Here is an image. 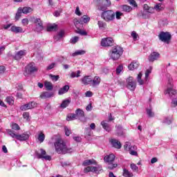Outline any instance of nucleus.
I'll use <instances>...</instances> for the list:
<instances>
[{
    "label": "nucleus",
    "instance_id": "9b49d317",
    "mask_svg": "<svg viewBox=\"0 0 177 177\" xmlns=\"http://www.w3.org/2000/svg\"><path fill=\"white\" fill-rule=\"evenodd\" d=\"M113 38L111 37L104 38L101 41V46H104V47L113 46Z\"/></svg>",
    "mask_w": 177,
    "mask_h": 177
},
{
    "label": "nucleus",
    "instance_id": "4be33fe9",
    "mask_svg": "<svg viewBox=\"0 0 177 177\" xmlns=\"http://www.w3.org/2000/svg\"><path fill=\"white\" fill-rule=\"evenodd\" d=\"M70 89L69 85H65L62 88L59 89L58 95H64V93H67L68 90Z\"/></svg>",
    "mask_w": 177,
    "mask_h": 177
},
{
    "label": "nucleus",
    "instance_id": "864d4df0",
    "mask_svg": "<svg viewBox=\"0 0 177 177\" xmlns=\"http://www.w3.org/2000/svg\"><path fill=\"white\" fill-rule=\"evenodd\" d=\"M20 110H21L22 111H26V110H30V109L28 108V104H26L21 106Z\"/></svg>",
    "mask_w": 177,
    "mask_h": 177
},
{
    "label": "nucleus",
    "instance_id": "603ef678",
    "mask_svg": "<svg viewBox=\"0 0 177 177\" xmlns=\"http://www.w3.org/2000/svg\"><path fill=\"white\" fill-rule=\"evenodd\" d=\"M12 129H14L15 131H20V126L17 123H14L12 124Z\"/></svg>",
    "mask_w": 177,
    "mask_h": 177
},
{
    "label": "nucleus",
    "instance_id": "2eb2a0df",
    "mask_svg": "<svg viewBox=\"0 0 177 177\" xmlns=\"http://www.w3.org/2000/svg\"><path fill=\"white\" fill-rule=\"evenodd\" d=\"M82 84L84 85H89V84H92V76H84L81 79Z\"/></svg>",
    "mask_w": 177,
    "mask_h": 177
},
{
    "label": "nucleus",
    "instance_id": "dca6fc26",
    "mask_svg": "<svg viewBox=\"0 0 177 177\" xmlns=\"http://www.w3.org/2000/svg\"><path fill=\"white\" fill-rule=\"evenodd\" d=\"M160 57V53L157 52H153L150 54V55L148 57V60L149 62H154V60H158Z\"/></svg>",
    "mask_w": 177,
    "mask_h": 177
},
{
    "label": "nucleus",
    "instance_id": "0eeeda50",
    "mask_svg": "<svg viewBox=\"0 0 177 177\" xmlns=\"http://www.w3.org/2000/svg\"><path fill=\"white\" fill-rule=\"evenodd\" d=\"M124 149L127 151H129V154H131V156H138V152L135 151L137 149L136 146H132L129 142H126L124 145Z\"/></svg>",
    "mask_w": 177,
    "mask_h": 177
},
{
    "label": "nucleus",
    "instance_id": "f3484780",
    "mask_svg": "<svg viewBox=\"0 0 177 177\" xmlns=\"http://www.w3.org/2000/svg\"><path fill=\"white\" fill-rule=\"evenodd\" d=\"M84 171L86 174L88 172H95V174H97L99 171V167L88 166L86 167Z\"/></svg>",
    "mask_w": 177,
    "mask_h": 177
},
{
    "label": "nucleus",
    "instance_id": "13d9d810",
    "mask_svg": "<svg viewBox=\"0 0 177 177\" xmlns=\"http://www.w3.org/2000/svg\"><path fill=\"white\" fill-rule=\"evenodd\" d=\"M62 12H63V10L59 9V10H56L55 12H54L53 15L55 17H59V16H60V13H62Z\"/></svg>",
    "mask_w": 177,
    "mask_h": 177
},
{
    "label": "nucleus",
    "instance_id": "a18cd8bd",
    "mask_svg": "<svg viewBox=\"0 0 177 177\" xmlns=\"http://www.w3.org/2000/svg\"><path fill=\"white\" fill-rule=\"evenodd\" d=\"M80 74H81V71H77V73L72 72L71 73V78H75V77H77V78H78V77H80Z\"/></svg>",
    "mask_w": 177,
    "mask_h": 177
},
{
    "label": "nucleus",
    "instance_id": "c03bdc74",
    "mask_svg": "<svg viewBox=\"0 0 177 177\" xmlns=\"http://www.w3.org/2000/svg\"><path fill=\"white\" fill-rule=\"evenodd\" d=\"M28 107L29 110H31L32 109H35V107H37V104L35 102H30L28 103Z\"/></svg>",
    "mask_w": 177,
    "mask_h": 177
},
{
    "label": "nucleus",
    "instance_id": "79ce46f5",
    "mask_svg": "<svg viewBox=\"0 0 177 177\" xmlns=\"http://www.w3.org/2000/svg\"><path fill=\"white\" fill-rule=\"evenodd\" d=\"M115 128L117 129L118 136H121V135H122V127L121 125H118Z\"/></svg>",
    "mask_w": 177,
    "mask_h": 177
},
{
    "label": "nucleus",
    "instance_id": "c9c22d12",
    "mask_svg": "<svg viewBox=\"0 0 177 177\" xmlns=\"http://www.w3.org/2000/svg\"><path fill=\"white\" fill-rule=\"evenodd\" d=\"M44 86L47 91H52V89H53V85H52L50 82H46L44 83Z\"/></svg>",
    "mask_w": 177,
    "mask_h": 177
},
{
    "label": "nucleus",
    "instance_id": "6ab92c4d",
    "mask_svg": "<svg viewBox=\"0 0 177 177\" xmlns=\"http://www.w3.org/2000/svg\"><path fill=\"white\" fill-rule=\"evenodd\" d=\"M53 96V93L49 91L42 92L40 95L41 99H48Z\"/></svg>",
    "mask_w": 177,
    "mask_h": 177
},
{
    "label": "nucleus",
    "instance_id": "e433bc0d",
    "mask_svg": "<svg viewBox=\"0 0 177 177\" xmlns=\"http://www.w3.org/2000/svg\"><path fill=\"white\" fill-rule=\"evenodd\" d=\"M70 104V100H65L62 101V104H60L61 109H66Z\"/></svg>",
    "mask_w": 177,
    "mask_h": 177
},
{
    "label": "nucleus",
    "instance_id": "6e6552de",
    "mask_svg": "<svg viewBox=\"0 0 177 177\" xmlns=\"http://www.w3.org/2000/svg\"><path fill=\"white\" fill-rule=\"evenodd\" d=\"M159 39L162 42H167L168 44L171 41V34L168 32H161L159 35Z\"/></svg>",
    "mask_w": 177,
    "mask_h": 177
},
{
    "label": "nucleus",
    "instance_id": "338daca9",
    "mask_svg": "<svg viewBox=\"0 0 177 177\" xmlns=\"http://www.w3.org/2000/svg\"><path fill=\"white\" fill-rule=\"evenodd\" d=\"M93 95V94L92 93V92L91 91H86L85 93L86 97H92Z\"/></svg>",
    "mask_w": 177,
    "mask_h": 177
},
{
    "label": "nucleus",
    "instance_id": "473e14b6",
    "mask_svg": "<svg viewBox=\"0 0 177 177\" xmlns=\"http://www.w3.org/2000/svg\"><path fill=\"white\" fill-rule=\"evenodd\" d=\"M123 176L125 177H133V174L131 171H129L127 169H123Z\"/></svg>",
    "mask_w": 177,
    "mask_h": 177
},
{
    "label": "nucleus",
    "instance_id": "774afa93",
    "mask_svg": "<svg viewBox=\"0 0 177 177\" xmlns=\"http://www.w3.org/2000/svg\"><path fill=\"white\" fill-rule=\"evenodd\" d=\"M55 66H56L55 63L50 64L48 66H47V70H52V68H55Z\"/></svg>",
    "mask_w": 177,
    "mask_h": 177
},
{
    "label": "nucleus",
    "instance_id": "1a4fd4ad",
    "mask_svg": "<svg viewBox=\"0 0 177 177\" xmlns=\"http://www.w3.org/2000/svg\"><path fill=\"white\" fill-rule=\"evenodd\" d=\"M33 23L36 24L35 27L37 32H39L40 31H42V30H44V24L42 23L41 19L33 17Z\"/></svg>",
    "mask_w": 177,
    "mask_h": 177
},
{
    "label": "nucleus",
    "instance_id": "4d7b16f0",
    "mask_svg": "<svg viewBox=\"0 0 177 177\" xmlns=\"http://www.w3.org/2000/svg\"><path fill=\"white\" fill-rule=\"evenodd\" d=\"M115 18L118 19V20H120V19H121V16H122V12H120V11H116L115 13Z\"/></svg>",
    "mask_w": 177,
    "mask_h": 177
},
{
    "label": "nucleus",
    "instance_id": "052dcab7",
    "mask_svg": "<svg viewBox=\"0 0 177 177\" xmlns=\"http://www.w3.org/2000/svg\"><path fill=\"white\" fill-rule=\"evenodd\" d=\"M130 167L132 171H138V169H139V167H138V166L133 163L131 164Z\"/></svg>",
    "mask_w": 177,
    "mask_h": 177
},
{
    "label": "nucleus",
    "instance_id": "8fccbe9b",
    "mask_svg": "<svg viewBox=\"0 0 177 177\" xmlns=\"http://www.w3.org/2000/svg\"><path fill=\"white\" fill-rule=\"evenodd\" d=\"M117 164H113V162L108 163V169H114V168H117Z\"/></svg>",
    "mask_w": 177,
    "mask_h": 177
},
{
    "label": "nucleus",
    "instance_id": "4c0bfd02",
    "mask_svg": "<svg viewBox=\"0 0 177 177\" xmlns=\"http://www.w3.org/2000/svg\"><path fill=\"white\" fill-rule=\"evenodd\" d=\"M153 9H155L156 12H161V10H164V7H162V4L158 3L153 7Z\"/></svg>",
    "mask_w": 177,
    "mask_h": 177
},
{
    "label": "nucleus",
    "instance_id": "9d476101",
    "mask_svg": "<svg viewBox=\"0 0 177 177\" xmlns=\"http://www.w3.org/2000/svg\"><path fill=\"white\" fill-rule=\"evenodd\" d=\"M127 82L128 89H130V91H135L136 88V82L133 81V77H129L127 78Z\"/></svg>",
    "mask_w": 177,
    "mask_h": 177
},
{
    "label": "nucleus",
    "instance_id": "5fc2aeb1",
    "mask_svg": "<svg viewBox=\"0 0 177 177\" xmlns=\"http://www.w3.org/2000/svg\"><path fill=\"white\" fill-rule=\"evenodd\" d=\"M20 110H21L22 111H26V110H30V109L28 108V104H26L21 106Z\"/></svg>",
    "mask_w": 177,
    "mask_h": 177
},
{
    "label": "nucleus",
    "instance_id": "39448f33",
    "mask_svg": "<svg viewBox=\"0 0 177 177\" xmlns=\"http://www.w3.org/2000/svg\"><path fill=\"white\" fill-rule=\"evenodd\" d=\"M37 71H38V68L35 66V63L31 62L26 66L24 75L25 77H28L30 74L37 73Z\"/></svg>",
    "mask_w": 177,
    "mask_h": 177
},
{
    "label": "nucleus",
    "instance_id": "69168bd1",
    "mask_svg": "<svg viewBox=\"0 0 177 177\" xmlns=\"http://www.w3.org/2000/svg\"><path fill=\"white\" fill-rule=\"evenodd\" d=\"M151 73V71H150V70H147V71L145 72V81H147V80H149V75H150Z\"/></svg>",
    "mask_w": 177,
    "mask_h": 177
},
{
    "label": "nucleus",
    "instance_id": "20e7f679",
    "mask_svg": "<svg viewBox=\"0 0 177 177\" xmlns=\"http://www.w3.org/2000/svg\"><path fill=\"white\" fill-rule=\"evenodd\" d=\"M102 19L105 21H113L115 19V12L111 10L104 11L101 15Z\"/></svg>",
    "mask_w": 177,
    "mask_h": 177
},
{
    "label": "nucleus",
    "instance_id": "a19ab883",
    "mask_svg": "<svg viewBox=\"0 0 177 177\" xmlns=\"http://www.w3.org/2000/svg\"><path fill=\"white\" fill-rule=\"evenodd\" d=\"M80 55H85V50H77L72 54V56L75 57V56H78Z\"/></svg>",
    "mask_w": 177,
    "mask_h": 177
},
{
    "label": "nucleus",
    "instance_id": "ea45409f",
    "mask_svg": "<svg viewBox=\"0 0 177 177\" xmlns=\"http://www.w3.org/2000/svg\"><path fill=\"white\" fill-rule=\"evenodd\" d=\"M97 25L99 28H100V30H104V28H106V23L102 21H98Z\"/></svg>",
    "mask_w": 177,
    "mask_h": 177
},
{
    "label": "nucleus",
    "instance_id": "7c9ffc66",
    "mask_svg": "<svg viewBox=\"0 0 177 177\" xmlns=\"http://www.w3.org/2000/svg\"><path fill=\"white\" fill-rule=\"evenodd\" d=\"M32 8L30 7H24L21 8V12L24 15H28V13H31L32 12Z\"/></svg>",
    "mask_w": 177,
    "mask_h": 177
},
{
    "label": "nucleus",
    "instance_id": "412c9836",
    "mask_svg": "<svg viewBox=\"0 0 177 177\" xmlns=\"http://www.w3.org/2000/svg\"><path fill=\"white\" fill-rule=\"evenodd\" d=\"M102 81V79H100V77L95 76L94 78H92L91 85L92 86H97L100 84V82Z\"/></svg>",
    "mask_w": 177,
    "mask_h": 177
},
{
    "label": "nucleus",
    "instance_id": "cd10ccee",
    "mask_svg": "<svg viewBox=\"0 0 177 177\" xmlns=\"http://www.w3.org/2000/svg\"><path fill=\"white\" fill-rule=\"evenodd\" d=\"M120 8L123 12H126L127 13H129L130 12H132V7L128 5H122L120 6Z\"/></svg>",
    "mask_w": 177,
    "mask_h": 177
},
{
    "label": "nucleus",
    "instance_id": "0e129e2a",
    "mask_svg": "<svg viewBox=\"0 0 177 177\" xmlns=\"http://www.w3.org/2000/svg\"><path fill=\"white\" fill-rule=\"evenodd\" d=\"M21 23H22L23 26H28V23H29L28 19L25 18V19H22Z\"/></svg>",
    "mask_w": 177,
    "mask_h": 177
},
{
    "label": "nucleus",
    "instance_id": "58836bf2",
    "mask_svg": "<svg viewBox=\"0 0 177 177\" xmlns=\"http://www.w3.org/2000/svg\"><path fill=\"white\" fill-rule=\"evenodd\" d=\"M23 13V12L21 11V7H19L17 10V12L16 13L15 15V19L16 20H19V19H20L21 17V14Z\"/></svg>",
    "mask_w": 177,
    "mask_h": 177
},
{
    "label": "nucleus",
    "instance_id": "49530a36",
    "mask_svg": "<svg viewBox=\"0 0 177 177\" xmlns=\"http://www.w3.org/2000/svg\"><path fill=\"white\" fill-rule=\"evenodd\" d=\"M49 77L50 80H52V81H53L54 82H56V81H57L59 78H60L59 75H55L52 74L49 75Z\"/></svg>",
    "mask_w": 177,
    "mask_h": 177
},
{
    "label": "nucleus",
    "instance_id": "b1692460",
    "mask_svg": "<svg viewBox=\"0 0 177 177\" xmlns=\"http://www.w3.org/2000/svg\"><path fill=\"white\" fill-rule=\"evenodd\" d=\"M138 67H139V62H136V61H133L129 66H128V68L129 70H136V68H138Z\"/></svg>",
    "mask_w": 177,
    "mask_h": 177
},
{
    "label": "nucleus",
    "instance_id": "37998d69",
    "mask_svg": "<svg viewBox=\"0 0 177 177\" xmlns=\"http://www.w3.org/2000/svg\"><path fill=\"white\" fill-rule=\"evenodd\" d=\"M81 21L84 23H89V21H91V18L88 15H84L82 17Z\"/></svg>",
    "mask_w": 177,
    "mask_h": 177
},
{
    "label": "nucleus",
    "instance_id": "7ed1b4c3",
    "mask_svg": "<svg viewBox=\"0 0 177 177\" xmlns=\"http://www.w3.org/2000/svg\"><path fill=\"white\" fill-rule=\"evenodd\" d=\"M6 132L9 136H11V138H14L17 139V140H20V142H23L24 140H27L28 138H30V136L28 134L23 133V134H17L15 132V131L12 129H6Z\"/></svg>",
    "mask_w": 177,
    "mask_h": 177
},
{
    "label": "nucleus",
    "instance_id": "72a5a7b5",
    "mask_svg": "<svg viewBox=\"0 0 177 177\" xmlns=\"http://www.w3.org/2000/svg\"><path fill=\"white\" fill-rule=\"evenodd\" d=\"M143 75V73L142 72H140L137 77V81L139 84V85H143L145 84V82L143 80H142V76Z\"/></svg>",
    "mask_w": 177,
    "mask_h": 177
},
{
    "label": "nucleus",
    "instance_id": "2f4dec72",
    "mask_svg": "<svg viewBox=\"0 0 177 177\" xmlns=\"http://www.w3.org/2000/svg\"><path fill=\"white\" fill-rule=\"evenodd\" d=\"M37 139L40 143L44 142V140H45V134L42 131L39 132V135L37 137Z\"/></svg>",
    "mask_w": 177,
    "mask_h": 177
},
{
    "label": "nucleus",
    "instance_id": "f8f14e48",
    "mask_svg": "<svg viewBox=\"0 0 177 177\" xmlns=\"http://www.w3.org/2000/svg\"><path fill=\"white\" fill-rule=\"evenodd\" d=\"M165 93L168 94L169 96H170L171 97L176 95V90L174 88V86L171 82H169L167 86V90L166 91Z\"/></svg>",
    "mask_w": 177,
    "mask_h": 177
},
{
    "label": "nucleus",
    "instance_id": "3c124183",
    "mask_svg": "<svg viewBox=\"0 0 177 177\" xmlns=\"http://www.w3.org/2000/svg\"><path fill=\"white\" fill-rule=\"evenodd\" d=\"M79 39H80V37L75 36L71 39L70 42H71V44H77V42H78Z\"/></svg>",
    "mask_w": 177,
    "mask_h": 177
},
{
    "label": "nucleus",
    "instance_id": "ddd939ff",
    "mask_svg": "<svg viewBox=\"0 0 177 177\" xmlns=\"http://www.w3.org/2000/svg\"><path fill=\"white\" fill-rule=\"evenodd\" d=\"M38 158H44L46 161H50L52 160V157L50 156L46 155V151L43 149H40V153H37Z\"/></svg>",
    "mask_w": 177,
    "mask_h": 177
},
{
    "label": "nucleus",
    "instance_id": "f03ea898",
    "mask_svg": "<svg viewBox=\"0 0 177 177\" xmlns=\"http://www.w3.org/2000/svg\"><path fill=\"white\" fill-rule=\"evenodd\" d=\"M124 50L122 47L116 46L112 48L111 50L109 52V56L112 60H118V59L122 56Z\"/></svg>",
    "mask_w": 177,
    "mask_h": 177
},
{
    "label": "nucleus",
    "instance_id": "c85d7f7f",
    "mask_svg": "<svg viewBox=\"0 0 177 177\" xmlns=\"http://www.w3.org/2000/svg\"><path fill=\"white\" fill-rule=\"evenodd\" d=\"M63 37H64V30H60L57 35L54 36V39L59 41V39H62Z\"/></svg>",
    "mask_w": 177,
    "mask_h": 177
},
{
    "label": "nucleus",
    "instance_id": "bb28decb",
    "mask_svg": "<svg viewBox=\"0 0 177 177\" xmlns=\"http://www.w3.org/2000/svg\"><path fill=\"white\" fill-rule=\"evenodd\" d=\"M96 164V160H86L83 162L82 165L84 167H88V165H95Z\"/></svg>",
    "mask_w": 177,
    "mask_h": 177
},
{
    "label": "nucleus",
    "instance_id": "c756f323",
    "mask_svg": "<svg viewBox=\"0 0 177 177\" xmlns=\"http://www.w3.org/2000/svg\"><path fill=\"white\" fill-rule=\"evenodd\" d=\"M77 120V115L75 113H69L66 116V121H74Z\"/></svg>",
    "mask_w": 177,
    "mask_h": 177
},
{
    "label": "nucleus",
    "instance_id": "393cba45",
    "mask_svg": "<svg viewBox=\"0 0 177 177\" xmlns=\"http://www.w3.org/2000/svg\"><path fill=\"white\" fill-rule=\"evenodd\" d=\"M101 125L106 132H111V127H110V124H109V123L106 122V121H102Z\"/></svg>",
    "mask_w": 177,
    "mask_h": 177
},
{
    "label": "nucleus",
    "instance_id": "e2e57ef3",
    "mask_svg": "<svg viewBox=\"0 0 177 177\" xmlns=\"http://www.w3.org/2000/svg\"><path fill=\"white\" fill-rule=\"evenodd\" d=\"M164 124H167V125H169L172 123V120L168 119V118H166L165 120L163 121Z\"/></svg>",
    "mask_w": 177,
    "mask_h": 177
},
{
    "label": "nucleus",
    "instance_id": "f257e3e1",
    "mask_svg": "<svg viewBox=\"0 0 177 177\" xmlns=\"http://www.w3.org/2000/svg\"><path fill=\"white\" fill-rule=\"evenodd\" d=\"M55 151L58 154H67V153H73V149L67 147L66 142L62 139H57L54 143Z\"/></svg>",
    "mask_w": 177,
    "mask_h": 177
},
{
    "label": "nucleus",
    "instance_id": "a211bd4d",
    "mask_svg": "<svg viewBox=\"0 0 177 177\" xmlns=\"http://www.w3.org/2000/svg\"><path fill=\"white\" fill-rule=\"evenodd\" d=\"M114 160H115V156H114L113 153L106 156L104 158V160L107 163H111L114 161Z\"/></svg>",
    "mask_w": 177,
    "mask_h": 177
},
{
    "label": "nucleus",
    "instance_id": "bf43d9fd",
    "mask_svg": "<svg viewBox=\"0 0 177 177\" xmlns=\"http://www.w3.org/2000/svg\"><path fill=\"white\" fill-rule=\"evenodd\" d=\"M23 117L24 120H27V121H28V118H30V113L24 112L23 114Z\"/></svg>",
    "mask_w": 177,
    "mask_h": 177
},
{
    "label": "nucleus",
    "instance_id": "4468645a",
    "mask_svg": "<svg viewBox=\"0 0 177 177\" xmlns=\"http://www.w3.org/2000/svg\"><path fill=\"white\" fill-rule=\"evenodd\" d=\"M110 143L112 147H115V149H121L122 146L121 142L116 139H111Z\"/></svg>",
    "mask_w": 177,
    "mask_h": 177
},
{
    "label": "nucleus",
    "instance_id": "5701e85b",
    "mask_svg": "<svg viewBox=\"0 0 177 177\" xmlns=\"http://www.w3.org/2000/svg\"><path fill=\"white\" fill-rule=\"evenodd\" d=\"M23 56H26V50H20L17 52L14 56V59H15V60H20Z\"/></svg>",
    "mask_w": 177,
    "mask_h": 177
},
{
    "label": "nucleus",
    "instance_id": "aec40b11",
    "mask_svg": "<svg viewBox=\"0 0 177 177\" xmlns=\"http://www.w3.org/2000/svg\"><path fill=\"white\" fill-rule=\"evenodd\" d=\"M10 31H12V32H15V34H19V32H24V31L23 30V28L16 26H12L10 28Z\"/></svg>",
    "mask_w": 177,
    "mask_h": 177
},
{
    "label": "nucleus",
    "instance_id": "de8ad7c7",
    "mask_svg": "<svg viewBox=\"0 0 177 177\" xmlns=\"http://www.w3.org/2000/svg\"><path fill=\"white\" fill-rule=\"evenodd\" d=\"M147 114L150 118L154 117V112H153V110H151V109H147Z\"/></svg>",
    "mask_w": 177,
    "mask_h": 177
},
{
    "label": "nucleus",
    "instance_id": "a878e982",
    "mask_svg": "<svg viewBox=\"0 0 177 177\" xmlns=\"http://www.w3.org/2000/svg\"><path fill=\"white\" fill-rule=\"evenodd\" d=\"M75 115H76V118H82V117L85 116V113L84 112V111H82V109H77L75 111Z\"/></svg>",
    "mask_w": 177,
    "mask_h": 177
},
{
    "label": "nucleus",
    "instance_id": "09e8293b",
    "mask_svg": "<svg viewBox=\"0 0 177 177\" xmlns=\"http://www.w3.org/2000/svg\"><path fill=\"white\" fill-rule=\"evenodd\" d=\"M6 102H7V103H8V104L12 106V104H13V103H15V101L13 100V97H7Z\"/></svg>",
    "mask_w": 177,
    "mask_h": 177
},
{
    "label": "nucleus",
    "instance_id": "f704fd0d",
    "mask_svg": "<svg viewBox=\"0 0 177 177\" xmlns=\"http://www.w3.org/2000/svg\"><path fill=\"white\" fill-rule=\"evenodd\" d=\"M56 30H57V25L55 24L47 26V31L48 32L56 31Z\"/></svg>",
    "mask_w": 177,
    "mask_h": 177
},
{
    "label": "nucleus",
    "instance_id": "6e6d98bb",
    "mask_svg": "<svg viewBox=\"0 0 177 177\" xmlns=\"http://www.w3.org/2000/svg\"><path fill=\"white\" fill-rule=\"evenodd\" d=\"M128 2L131 5V6H133V8H138V3H136L135 0H128Z\"/></svg>",
    "mask_w": 177,
    "mask_h": 177
},
{
    "label": "nucleus",
    "instance_id": "423d86ee",
    "mask_svg": "<svg viewBox=\"0 0 177 177\" xmlns=\"http://www.w3.org/2000/svg\"><path fill=\"white\" fill-rule=\"evenodd\" d=\"M110 6H111V1L110 0H99L97 8L98 10L105 12Z\"/></svg>",
    "mask_w": 177,
    "mask_h": 177
},
{
    "label": "nucleus",
    "instance_id": "680f3d73",
    "mask_svg": "<svg viewBox=\"0 0 177 177\" xmlns=\"http://www.w3.org/2000/svg\"><path fill=\"white\" fill-rule=\"evenodd\" d=\"M121 71H122V66L119 65L116 68V74H118V75L119 74H120Z\"/></svg>",
    "mask_w": 177,
    "mask_h": 177
}]
</instances>
